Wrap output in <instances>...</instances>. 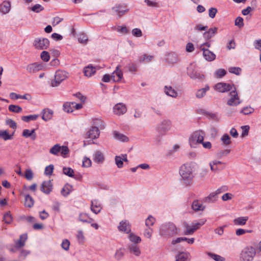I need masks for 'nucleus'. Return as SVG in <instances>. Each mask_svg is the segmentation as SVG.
<instances>
[{
  "label": "nucleus",
  "instance_id": "1",
  "mask_svg": "<svg viewBox=\"0 0 261 261\" xmlns=\"http://www.w3.org/2000/svg\"><path fill=\"white\" fill-rule=\"evenodd\" d=\"M179 174L184 185L188 186L192 184L194 175L193 169L190 164L182 165L180 168Z\"/></svg>",
  "mask_w": 261,
  "mask_h": 261
},
{
  "label": "nucleus",
  "instance_id": "2",
  "mask_svg": "<svg viewBox=\"0 0 261 261\" xmlns=\"http://www.w3.org/2000/svg\"><path fill=\"white\" fill-rule=\"evenodd\" d=\"M178 233V229L172 223L163 224L160 228V234L165 237H172Z\"/></svg>",
  "mask_w": 261,
  "mask_h": 261
},
{
  "label": "nucleus",
  "instance_id": "3",
  "mask_svg": "<svg viewBox=\"0 0 261 261\" xmlns=\"http://www.w3.org/2000/svg\"><path fill=\"white\" fill-rule=\"evenodd\" d=\"M256 254L255 249L252 246H247L241 251L240 261H252Z\"/></svg>",
  "mask_w": 261,
  "mask_h": 261
},
{
  "label": "nucleus",
  "instance_id": "4",
  "mask_svg": "<svg viewBox=\"0 0 261 261\" xmlns=\"http://www.w3.org/2000/svg\"><path fill=\"white\" fill-rule=\"evenodd\" d=\"M205 134L202 130H197L191 135L189 138V143L191 147H195L197 144H200L203 141Z\"/></svg>",
  "mask_w": 261,
  "mask_h": 261
},
{
  "label": "nucleus",
  "instance_id": "5",
  "mask_svg": "<svg viewBox=\"0 0 261 261\" xmlns=\"http://www.w3.org/2000/svg\"><path fill=\"white\" fill-rule=\"evenodd\" d=\"M68 73L65 71L58 70L55 75V79L51 82V86L53 87L58 86L62 82L66 79Z\"/></svg>",
  "mask_w": 261,
  "mask_h": 261
},
{
  "label": "nucleus",
  "instance_id": "6",
  "mask_svg": "<svg viewBox=\"0 0 261 261\" xmlns=\"http://www.w3.org/2000/svg\"><path fill=\"white\" fill-rule=\"evenodd\" d=\"M33 45L36 49H46L49 46V41L45 38H37L34 40Z\"/></svg>",
  "mask_w": 261,
  "mask_h": 261
},
{
  "label": "nucleus",
  "instance_id": "7",
  "mask_svg": "<svg viewBox=\"0 0 261 261\" xmlns=\"http://www.w3.org/2000/svg\"><path fill=\"white\" fill-rule=\"evenodd\" d=\"M171 126L172 123L171 121L165 119L158 124L156 130L160 134L164 135L166 134L167 132L170 130Z\"/></svg>",
  "mask_w": 261,
  "mask_h": 261
},
{
  "label": "nucleus",
  "instance_id": "8",
  "mask_svg": "<svg viewBox=\"0 0 261 261\" xmlns=\"http://www.w3.org/2000/svg\"><path fill=\"white\" fill-rule=\"evenodd\" d=\"M229 95L230 98L227 102L228 105L230 106H237L241 102L235 87H234L233 89L229 93Z\"/></svg>",
  "mask_w": 261,
  "mask_h": 261
},
{
  "label": "nucleus",
  "instance_id": "9",
  "mask_svg": "<svg viewBox=\"0 0 261 261\" xmlns=\"http://www.w3.org/2000/svg\"><path fill=\"white\" fill-rule=\"evenodd\" d=\"M42 68V64L38 62L31 63L26 66V70L27 72L30 74H34L41 70Z\"/></svg>",
  "mask_w": 261,
  "mask_h": 261
},
{
  "label": "nucleus",
  "instance_id": "10",
  "mask_svg": "<svg viewBox=\"0 0 261 261\" xmlns=\"http://www.w3.org/2000/svg\"><path fill=\"white\" fill-rule=\"evenodd\" d=\"M232 87H234V86L225 83H219L215 85V89L220 92L224 93L232 91L233 89Z\"/></svg>",
  "mask_w": 261,
  "mask_h": 261
},
{
  "label": "nucleus",
  "instance_id": "11",
  "mask_svg": "<svg viewBox=\"0 0 261 261\" xmlns=\"http://www.w3.org/2000/svg\"><path fill=\"white\" fill-rule=\"evenodd\" d=\"M112 10L118 15V17H121L128 11V9L126 8V6L123 4L116 5L113 7Z\"/></svg>",
  "mask_w": 261,
  "mask_h": 261
},
{
  "label": "nucleus",
  "instance_id": "12",
  "mask_svg": "<svg viewBox=\"0 0 261 261\" xmlns=\"http://www.w3.org/2000/svg\"><path fill=\"white\" fill-rule=\"evenodd\" d=\"M120 67V66L118 65L111 75V79L114 82H119L123 77V73Z\"/></svg>",
  "mask_w": 261,
  "mask_h": 261
},
{
  "label": "nucleus",
  "instance_id": "13",
  "mask_svg": "<svg viewBox=\"0 0 261 261\" xmlns=\"http://www.w3.org/2000/svg\"><path fill=\"white\" fill-rule=\"evenodd\" d=\"M200 48L203 51V56L206 61H212L216 59V55L207 48L203 47L202 46L200 47Z\"/></svg>",
  "mask_w": 261,
  "mask_h": 261
},
{
  "label": "nucleus",
  "instance_id": "14",
  "mask_svg": "<svg viewBox=\"0 0 261 261\" xmlns=\"http://www.w3.org/2000/svg\"><path fill=\"white\" fill-rule=\"evenodd\" d=\"M86 135L87 138L95 139L99 136V130L97 127L92 126Z\"/></svg>",
  "mask_w": 261,
  "mask_h": 261
},
{
  "label": "nucleus",
  "instance_id": "15",
  "mask_svg": "<svg viewBox=\"0 0 261 261\" xmlns=\"http://www.w3.org/2000/svg\"><path fill=\"white\" fill-rule=\"evenodd\" d=\"M118 229L120 231L126 233H129L131 231L130 225L126 220L121 221L118 226Z\"/></svg>",
  "mask_w": 261,
  "mask_h": 261
},
{
  "label": "nucleus",
  "instance_id": "16",
  "mask_svg": "<svg viewBox=\"0 0 261 261\" xmlns=\"http://www.w3.org/2000/svg\"><path fill=\"white\" fill-rule=\"evenodd\" d=\"M53 189V185L50 180L44 181L41 186V191L46 194L50 193Z\"/></svg>",
  "mask_w": 261,
  "mask_h": 261
},
{
  "label": "nucleus",
  "instance_id": "17",
  "mask_svg": "<svg viewBox=\"0 0 261 261\" xmlns=\"http://www.w3.org/2000/svg\"><path fill=\"white\" fill-rule=\"evenodd\" d=\"M127 111L125 105L122 103L116 104L114 107V112L117 115H122L124 114Z\"/></svg>",
  "mask_w": 261,
  "mask_h": 261
},
{
  "label": "nucleus",
  "instance_id": "18",
  "mask_svg": "<svg viewBox=\"0 0 261 261\" xmlns=\"http://www.w3.org/2000/svg\"><path fill=\"white\" fill-rule=\"evenodd\" d=\"M93 160L95 163L101 164L105 161V156L100 150H96L93 155Z\"/></svg>",
  "mask_w": 261,
  "mask_h": 261
},
{
  "label": "nucleus",
  "instance_id": "19",
  "mask_svg": "<svg viewBox=\"0 0 261 261\" xmlns=\"http://www.w3.org/2000/svg\"><path fill=\"white\" fill-rule=\"evenodd\" d=\"M188 73L190 77L193 79L202 80L204 79V75L203 74L194 70H191L190 69H189Z\"/></svg>",
  "mask_w": 261,
  "mask_h": 261
},
{
  "label": "nucleus",
  "instance_id": "20",
  "mask_svg": "<svg viewBox=\"0 0 261 261\" xmlns=\"http://www.w3.org/2000/svg\"><path fill=\"white\" fill-rule=\"evenodd\" d=\"M127 249L130 253L134 254L137 256H139L141 254V250L140 248L136 244H132L128 245L127 246Z\"/></svg>",
  "mask_w": 261,
  "mask_h": 261
},
{
  "label": "nucleus",
  "instance_id": "21",
  "mask_svg": "<svg viewBox=\"0 0 261 261\" xmlns=\"http://www.w3.org/2000/svg\"><path fill=\"white\" fill-rule=\"evenodd\" d=\"M42 118L45 121L50 120L53 117V111L49 109H43L42 110Z\"/></svg>",
  "mask_w": 261,
  "mask_h": 261
},
{
  "label": "nucleus",
  "instance_id": "22",
  "mask_svg": "<svg viewBox=\"0 0 261 261\" xmlns=\"http://www.w3.org/2000/svg\"><path fill=\"white\" fill-rule=\"evenodd\" d=\"M166 60L169 64L176 63L178 61L177 55L175 53H168L166 55Z\"/></svg>",
  "mask_w": 261,
  "mask_h": 261
},
{
  "label": "nucleus",
  "instance_id": "23",
  "mask_svg": "<svg viewBox=\"0 0 261 261\" xmlns=\"http://www.w3.org/2000/svg\"><path fill=\"white\" fill-rule=\"evenodd\" d=\"M218 199V195L215 192L211 193L207 196L204 197L203 201L205 203H214Z\"/></svg>",
  "mask_w": 261,
  "mask_h": 261
},
{
  "label": "nucleus",
  "instance_id": "24",
  "mask_svg": "<svg viewBox=\"0 0 261 261\" xmlns=\"http://www.w3.org/2000/svg\"><path fill=\"white\" fill-rule=\"evenodd\" d=\"M22 136L25 138L31 137L33 140H36L37 137L35 129H33L31 130L27 129H24Z\"/></svg>",
  "mask_w": 261,
  "mask_h": 261
},
{
  "label": "nucleus",
  "instance_id": "25",
  "mask_svg": "<svg viewBox=\"0 0 261 261\" xmlns=\"http://www.w3.org/2000/svg\"><path fill=\"white\" fill-rule=\"evenodd\" d=\"M10 2L9 1H4L0 5V12L5 14L6 13H8L10 11Z\"/></svg>",
  "mask_w": 261,
  "mask_h": 261
},
{
  "label": "nucleus",
  "instance_id": "26",
  "mask_svg": "<svg viewBox=\"0 0 261 261\" xmlns=\"http://www.w3.org/2000/svg\"><path fill=\"white\" fill-rule=\"evenodd\" d=\"M191 207L192 209L195 212L203 211L205 208V206H203L198 200H195L192 202Z\"/></svg>",
  "mask_w": 261,
  "mask_h": 261
},
{
  "label": "nucleus",
  "instance_id": "27",
  "mask_svg": "<svg viewBox=\"0 0 261 261\" xmlns=\"http://www.w3.org/2000/svg\"><path fill=\"white\" fill-rule=\"evenodd\" d=\"M217 30L218 28L216 27L210 29L203 34L204 38L207 40L212 38L216 34Z\"/></svg>",
  "mask_w": 261,
  "mask_h": 261
},
{
  "label": "nucleus",
  "instance_id": "28",
  "mask_svg": "<svg viewBox=\"0 0 261 261\" xmlns=\"http://www.w3.org/2000/svg\"><path fill=\"white\" fill-rule=\"evenodd\" d=\"M113 134L114 138L117 140L122 142H127L128 141V138L127 136L117 131H113Z\"/></svg>",
  "mask_w": 261,
  "mask_h": 261
},
{
  "label": "nucleus",
  "instance_id": "29",
  "mask_svg": "<svg viewBox=\"0 0 261 261\" xmlns=\"http://www.w3.org/2000/svg\"><path fill=\"white\" fill-rule=\"evenodd\" d=\"M10 97L12 99H17L19 98L30 100L31 96L29 94H25L23 95L17 94L14 92H11L10 94Z\"/></svg>",
  "mask_w": 261,
  "mask_h": 261
},
{
  "label": "nucleus",
  "instance_id": "30",
  "mask_svg": "<svg viewBox=\"0 0 261 261\" xmlns=\"http://www.w3.org/2000/svg\"><path fill=\"white\" fill-rule=\"evenodd\" d=\"M27 239V235L26 234H22L20 236L19 240L15 243V247L16 248H20L22 247L24 244L25 242Z\"/></svg>",
  "mask_w": 261,
  "mask_h": 261
},
{
  "label": "nucleus",
  "instance_id": "31",
  "mask_svg": "<svg viewBox=\"0 0 261 261\" xmlns=\"http://www.w3.org/2000/svg\"><path fill=\"white\" fill-rule=\"evenodd\" d=\"M101 209L100 205L98 203L96 200H95L91 201V210L93 213L97 214L100 212Z\"/></svg>",
  "mask_w": 261,
  "mask_h": 261
},
{
  "label": "nucleus",
  "instance_id": "32",
  "mask_svg": "<svg viewBox=\"0 0 261 261\" xmlns=\"http://www.w3.org/2000/svg\"><path fill=\"white\" fill-rule=\"evenodd\" d=\"M96 72L95 68L92 65H88L84 68V73L87 76H91Z\"/></svg>",
  "mask_w": 261,
  "mask_h": 261
},
{
  "label": "nucleus",
  "instance_id": "33",
  "mask_svg": "<svg viewBox=\"0 0 261 261\" xmlns=\"http://www.w3.org/2000/svg\"><path fill=\"white\" fill-rule=\"evenodd\" d=\"M165 93L171 97H176L177 96V92L171 86H165Z\"/></svg>",
  "mask_w": 261,
  "mask_h": 261
},
{
  "label": "nucleus",
  "instance_id": "34",
  "mask_svg": "<svg viewBox=\"0 0 261 261\" xmlns=\"http://www.w3.org/2000/svg\"><path fill=\"white\" fill-rule=\"evenodd\" d=\"M189 254L187 252H181L175 256V261H188Z\"/></svg>",
  "mask_w": 261,
  "mask_h": 261
},
{
  "label": "nucleus",
  "instance_id": "35",
  "mask_svg": "<svg viewBox=\"0 0 261 261\" xmlns=\"http://www.w3.org/2000/svg\"><path fill=\"white\" fill-rule=\"evenodd\" d=\"M248 220V217H240L233 220V223L237 225H244Z\"/></svg>",
  "mask_w": 261,
  "mask_h": 261
},
{
  "label": "nucleus",
  "instance_id": "36",
  "mask_svg": "<svg viewBox=\"0 0 261 261\" xmlns=\"http://www.w3.org/2000/svg\"><path fill=\"white\" fill-rule=\"evenodd\" d=\"M34 204L33 198L29 194L25 195L24 205L26 207H32Z\"/></svg>",
  "mask_w": 261,
  "mask_h": 261
},
{
  "label": "nucleus",
  "instance_id": "37",
  "mask_svg": "<svg viewBox=\"0 0 261 261\" xmlns=\"http://www.w3.org/2000/svg\"><path fill=\"white\" fill-rule=\"evenodd\" d=\"M72 189V186L69 184H66L62 189L61 194L63 196L66 197L69 194Z\"/></svg>",
  "mask_w": 261,
  "mask_h": 261
},
{
  "label": "nucleus",
  "instance_id": "38",
  "mask_svg": "<svg viewBox=\"0 0 261 261\" xmlns=\"http://www.w3.org/2000/svg\"><path fill=\"white\" fill-rule=\"evenodd\" d=\"M209 89V86L206 85L204 88L198 90L196 94V97L198 98H202L205 95L206 91H208Z\"/></svg>",
  "mask_w": 261,
  "mask_h": 261
},
{
  "label": "nucleus",
  "instance_id": "39",
  "mask_svg": "<svg viewBox=\"0 0 261 261\" xmlns=\"http://www.w3.org/2000/svg\"><path fill=\"white\" fill-rule=\"evenodd\" d=\"M13 135L14 133L11 135H9L7 130L0 131V137L5 141L12 139Z\"/></svg>",
  "mask_w": 261,
  "mask_h": 261
},
{
  "label": "nucleus",
  "instance_id": "40",
  "mask_svg": "<svg viewBox=\"0 0 261 261\" xmlns=\"http://www.w3.org/2000/svg\"><path fill=\"white\" fill-rule=\"evenodd\" d=\"M63 172L65 175L69 177L76 178V177H74V170L70 167H63Z\"/></svg>",
  "mask_w": 261,
  "mask_h": 261
},
{
  "label": "nucleus",
  "instance_id": "41",
  "mask_svg": "<svg viewBox=\"0 0 261 261\" xmlns=\"http://www.w3.org/2000/svg\"><path fill=\"white\" fill-rule=\"evenodd\" d=\"M39 117L38 115H31L28 116H23L21 117V120L24 122H29L31 120H35Z\"/></svg>",
  "mask_w": 261,
  "mask_h": 261
},
{
  "label": "nucleus",
  "instance_id": "42",
  "mask_svg": "<svg viewBox=\"0 0 261 261\" xmlns=\"http://www.w3.org/2000/svg\"><path fill=\"white\" fill-rule=\"evenodd\" d=\"M60 150L61 146L59 144H56L50 149L49 153L54 155H58Z\"/></svg>",
  "mask_w": 261,
  "mask_h": 261
},
{
  "label": "nucleus",
  "instance_id": "43",
  "mask_svg": "<svg viewBox=\"0 0 261 261\" xmlns=\"http://www.w3.org/2000/svg\"><path fill=\"white\" fill-rule=\"evenodd\" d=\"M8 109L10 112L19 113H20L22 109L21 107L17 105H11L9 106Z\"/></svg>",
  "mask_w": 261,
  "mask_h": 261
},
{
  "label": "nucleus",
  "instance_id": "44",
  "mask_svg": "<svg viewBox=\"0 0 261 261\" xmlns=\"http://www.w3.org/2000/svg\"><path fill=\"white\" fill-rule=\"evenodd\" d=\"M75 102H65L63 105V110L67 113H70L73 111L72 107L71 105L73 106Z\"/></svg>",
  "mask_w": 261,
  "mask_h": 261
},
{
  "label": "nucleus",
  "instance_id": "45",
  "mask_svg": "<svg viewBox=\"0 0 261 261\" xmlns=\"http://www.w3.org/2000/svg\"><path fill=\"white\" fill-rule=\"evenodd\" d=\"M128 238L130 241L132 242H134V244H137L141 241V238L137 236L133 233H130L128 236Z\"/></svg>",
  "mask_w": 261,
  "mask_h": 261
},
{
  "label": "nucleus",
  "instance_id": "46",
  "mask_svg": "<svg viewBox=\"0 0 261 261\" xmlns=\"http://www.w3.org/2000/svg\"><path fill=\"white\" fill-rule=\"evenodd\" d=\"M205 222H206L205 219H201L199 221V222H196L195 223H193L192 227H193L194 231H195L196 230H197V229L200 228V227L201 226H202L204 224Z\"/></svg>",
  "mask_w": 261,
  "mask_h": 261
},
{
  "label": "nucleus",
  "instance_id": "47",
  "mask_svg": "<svg viewBox=\"0 0 261 261\" xmlns=\"http://www.w3.org/2000/svg\"><path fill=\"white\" fill-rule=\"evenodd\" d=\"M79 220L80 221L87 223H90V221L92 220V219L89 218L86 214H80L79 216Z\"/></svg>",
  "mask_w": 261,
  "mask_h": 261
},
{
  "label": "nucleus",
  "instance_id": "48",
  "mask_svg": "<svg viewBox=\"0 0 261 261\" xmlns=\"http://www.w3.org/2000/svg\"><path fill=\"white\" fill-rule=\"evenodd\" d=\"M221 140L225 145H228L231 143L230 138L227 134L223 135Z\"/></svg>",
  "mask_w": 261,
  "mask_h": 261
},
{
  "label": "nucleus",
  "instance_id": "49",
  "mask_svg": "<svg viewBox=\"0 0 261 261\" xmlns=\"http://www.w3.org/2000/svg\"><path fill=\"white\" fill-rule=\"evenodd\" d=\"M254 109L251 108V107H246L241 110L240 113L244 115H249L252 113L254 112Z\"/></svg>",
  "mask_w": 261,
  "mask_h": 261
},
{
  "label": "nucleus",
  "instance_id": "50",
  "mask_svg": "<svg viewBox=\"0 0 261 261\" xmlns=\"http://www.w3.org/2000/svg\"><path fill=\"white\" fill-rule=\"evenodd\" d=\"M124 256V249L120 248L117 250L115 254V258L119 260L121 259Z\"/></svg>",
  "mask_w": 261,
  "mask_h": 261
},
{
  "label": "nucleus",
  "instance_id": "51",
  "mask_svg": "<svg viewBox=\"0 0 261 261\" xmlns=\"http://www.w3.org/2000/svg\"><path fill=\"white\" fill-rule=\"evenodd\" d=\"M88 37L85 33L80 34L78 37V41L81 43L86 44L88 41Z\"/></svg>",
  "mask_w": 261,
  "mask_h": 261
},
{
  "label": "nucleus",
  "instance_id": "52",
  "mask_svg": "<svg viewBox=\"0 0 261 261\" xmlns=\"http://www.w3.org/2000/svg\"><path fill=\"white\" fill-rule=\"evenodd\" d=\"M185 226L186 228V230L184 232L185 235L192 234L194 232V230L193 227L189 226L187 223H185Z\"/></svg>",
  "mask_w": 261,
  "mask_h": 261
},
{
  "label": "nucleus",
  "instance_id": "53",
  "mask_svg": "<svg viewBox=\"0 0 261 261\" xmlns=\"http://www.w3.org/2000/svg\"><path fill=\"white\" fill-rule=\"evenodd\" d=\"M215 74L217 78H221L225 75L226 71L224 69H219L215 71Z\"/></svg>",
  "mask_w": 261,
  "mask_h": 261
},
{
  "label": "nucleus",
  "instance_id": "54",
  "mask_svg": "<svg viewBox=\"0 0 261 261\" xmlns=\"http://www.w3.org/2000/svg\"><path fill=\"white\" fill-rule=\"evenodd\" d=\"M115 163L118 168H121L123 166V163L121 156L116 155L115 158Z\"/></svg>",
  "mask_w": 261,
  "mask_h": 261
},
{
  "label": "nucleus",
  "instance_id": "55",
  "mask_svg": "<svg viewBox=\"0 0 261 261\" xmlns=\"http://www.w3.org/2000/svg\"><path fill=\"white\" fill-rule=\"evenodd\" d=\"M4 221L7 224H10L12 221V215L10 212H7L4 215Z\"/></svg>",
  "mask_w": 261,
  "mask_h": 261
},
{
  "label": "nucleus",
  "instance_id": "56",
  "mask_svg": "<svg viewBox=\"0 0 261 261\" xmlns=\"http://www.w3.org/2000/svg\"><path fill=\"white\" fill-rule=\"evenodd\" d=\"M61 154V155L64 157L66 158L67 156V154H68L69 152V150L67 146H61V150H60Z\"/></svg>",
  "mask_w": 261,
  "mask_h": 261
},
{
  "label": "nucleus",
  "instance_id": "57",
  "mask_svg": "<svg viewBox=\"0 0 261 261\" xmlns=\"http://www.w3.org/2000/svg\"><path fill=\"white\" fill-rule=\"evenodd\" d=\"M41 59L44 62H48L50 59V56L48 52L43 51L40 55Z\"/></svg>",
  "mask_w": 261,
  "mask_h": 261
},
{
  "label": "nucleus",
  "instance_id": "58",
  "mask_svg": "<svg viewBox=\"0 0 261 261\" xmlns=\"http://www.w3.org/2000/svg\"><path fill=\"white\" fill-rule=\"evenodd\" d=\"M31 9L34 12L39 13L40 11L43 10L44 8L40 4H36L33 7L31 8Z\"/></svg>",
  "mask_w": 261,
  "mask_h": 261
},
{
  "label": "nucleus",
  "instance_id": "59",
  "mask_svg": "<svg viewBox=\"0 0 261 261\" xmlns=\"http://www.w3.org/2000/svg\"><path fill=\"white\" fill-rule=\"evenodd\" d=\"M154 220H155V219L152 216H148L145 221L146 225L149 227L150 226H152L154 223Z\"/></svg>",
  "mask_w": 261,
  "mask_h": 261
},
{
  "label": "nucleus",
  "instance_id": "60",
  "mask_svg": "<svg viewBox=\"0 0 261 261\" xmlns=\"http://www.w3.org/2000/svg\"><path fill=\"white\" fill-rule=\"evenodd\" d=\"M54 165H49L45 167L44 174L46 175H51L54 170Z\"/></svg>",
  "mask_w": 261,
  "mask_h": 261
},
{
  "label": "nucleus",
  "instance_id": "61",
  "mask_svg": "<svg viewBox=\"0 0 261 261\" xmlns=\"http://www.w3.org/2000/svg\"><path fill=\"white\" fill-rule=\"evenodd\" d=\"M24 176L27 179L31 180L33 178V173L31 169H28L25 171Z\"/></svg>",
  "mask_w": 261,
  "mask_h": 261
},
{
  "label": "nucleus",
  "instance_id": "62",
  "mask_svg": "<svg viewBox=\"0 0 261 261\" xmlns=\"http://www.w3.org/2000/svg\"><path fill=\"white\" fill-rule=\"evenodd\" d=\"M208 255L216 261H223L224 259L223 257L212 253H209Z\"/></svg>",
  "mask_w": 261,
  "mask_h": 261
},
{
  "label": "nucleus",
  "instance_id": "63",
  "mask_svg": "<svg viewBox=\"0 0 261 261\" xmlns=\"http://www.w3.org/2000/svg\"><path fill=\"white\" fill-rule=\"evenodd\" d=\"M70 242L67 239H64L62 243V248L66 251H68L69 248Z\"/></svg>",
  "mask_w": 261,
  "mask_h": 261
},
{
  "label": "nucleus",
  "instance_id": "64",
  "mask_svg": "<svg viewBox=\"0 0 261 261\" xmlns=\"http://www.w3.org/2000/svg\"><path fill=\"white\" fill-rule=\"evenodd\" d=\"M235 25L241 28L244 26L243 19L241 17H238L235 20Z\"/></svg>",
  "mask_w": 261,
  "mask_h": 261
}]
</instances>
